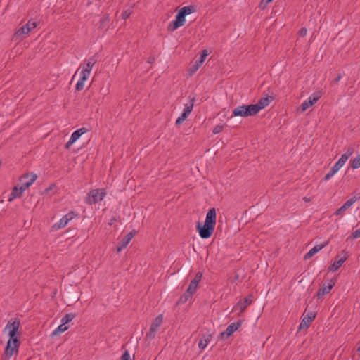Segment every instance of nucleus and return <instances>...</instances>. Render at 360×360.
Wrapping results in <instances>:
<instances>
[{
  "label": "nucleus",
  "instance_id": "10",
  "mask_svg": "<svg viewBox=\"0 0 360 360\" xmlns=\"http://www.w3.org/2000/svg\"><path fill=\"white\" fill-rule=\"evenodd\" d=\"M336 283L335 279H330L329 281H326L323 286L319 288L316 293V297L320 299L322 298L324 295L328 294L332 288L335 286Z\"/></svg>",
  "mask_w": 360,
  "mask_h": 360
},
{
  "label": "nucleus",
  "instance_id": "33",
  "mask_svg": "<svg viewBox=\"0 0 360 360\" xmlns=\"http://www.w3.org/2000/svg\"><path fill=\"white\" fill-rule=\"evenodd\" d=\"M354 152V148L352 146H349L347 148L345 153L342 154V156H344L346 160H348Z\"/></svg>",
  "mask_w": 360,
  "mask_h": 360
},
{
  "label": "nucleus",
  "instance_id": "17",
  "mask_svg": "<svg viewBox=\"0 0 360 360\" xmlns=\"http://www.w3.org/2000/svg\"><path fill=\"white\" fill-rule=\"evenodd\" d=\"M202 273L201 272H198L195 274L194 278L191 281L188 285L187 292H188L190 295H193L196 291L198 284L202 279Z\"/></svg>",
  "mask_w": 360,
  "mask_h": 360
},
{
  "label": "nucleus",
  "instance_id": "44",
  "mask_svg": "<svg viewBox=\"0 0 360 360\" xmlns=\"http://www.w3.org/2000/svg\"><path fill=\"white\" fill-rule=\"evenodd\" d=\"M331 169H332V170H333L335 172V174L340 169V168L337 167V166L335 165H334Z\"/></svg>",
  "mask_w": 360,
  "mask_h": 360
},
{
  "label": "nucleus",
  "instance_id": "1",
  "mask_svg": "<svg viewBox=\"0 0 360 360\" xmlns=\"http://www.w3.org/2000/svg\"><path fill=\"white\" fill-rule=\"evenodd\" d=\"M20 326V321L18 319H12L6 324L4 330H8L9 340L2 356L3 360H9L12 356L18 353L20 342L17 335Z\"/></svg>",
  "mask_w": 360,
  "mask_h": 360
},
{
  "label": "nucleus",
  "instance_id": "11",
  "mask_svg": "<svg viewBox=\"0 0 360 360\" xmlns=\"http://www.w3.org/2000/svg\"><path fill=\"white\" fill-rule=\"evenodd\" d=\"M76 214L75 212H70L65 216H63L58 222L56 223L53 226V229L55 230H58L62 228H64L67 226L68 222L73 219L76 217Z\"/></svg>",
  "mask_w": 360,
  "mask_h": 360
},
{
  "label": "nucleus",
  "instance_id": "46",
  "mask_svg": "<svg viewBox=\"0 0 360 360\" xmlns=\"http://www.w3.org/2000/svg\"><path fill=\"white\" fill-rule=\"evenodd\" d=\"M356 352L360 355V345L359 346V347L357 348L356 349Z\"/></svg>",
  "mask_w": 360,
  "mask_h": 360
},
{
  "label": "nucleus",
  "instance_id": "14",
  "mask_svg": "<svg viewBox=\"0 0 360 360\" xmlns=\"http://www.w3.org/2000/svg\"><path fill=\"white\" fill-rule=\"evenodd\" d=\"M88 131H89V130H88L86 128H85V127H82V128H80V129H77V130L75 131L72 134V135H71V136H70V138L69 141L66 143V144H65V148H66V149H69V148H70V146H72V144H73V143H74L77 140H78V139L80 138V136H81L82 135H83L84 134H85V133H86V132H87Z\"/></svg>",
  "mask_w": 360,
  "mask_h": 360
},
{
  "label": "nucleus",
  "instance_id": "16",
  "mask_svg": "<svg viewBox=\"0 0 360 360\" xmlns=\"http://www.w3.org/2000/svg\"><path fill=\"white\" fill-rule=\"evenodd\" d=\"M207 56V52L206 50H203L202 51L200 58L197 60L195 63L189 68L188 72L190 76L193 75L195 72L198 71V70L201 67L202 64L205 61L206 57Z\"/></svg>",
  "mask_w": 360,
  "mask_h": 360
},
{
  "label": "nucleus",
  "instance_id": "12",
  "mask_svg": "<svg viewBox=\"0 0 360 360\" xmlns=\"http://www.w3.org/2000/svg\"><path fill=\"white\" fill-rule=\"evenodd\" d=\"M252 295H249L243 300H240L238 303L233 307V310L235 311H238L239 314L243 313L245 309L252 304Z\"/></svg>",
  "mask_w": 360,
  "mask_h": 360
},
{
  "label": "nucleus",
  "instance_id": "42",
  "mask_svg": "<svg viewBox=\"0 0 360 360\" xmlns=\"http://www.w3.org/2000/svg\"><path fill=\"white\" fill-rule=\"evenodd\" d=\"M307 30L305 27H303L302 28L300 31H299V35L300 37H305L306 34H307Z\"/></svg>",
  "mask_w": 360,
  "mask_h": 360
},
{
  "label": "nucleus",
  "instance_id": "47",
  "mask_svg": "<svg viewBox=\"0 0 360 360\" xmlns=\"http://www.w3.org/2000/svg\"><path fill=\"white\" fill-rule=\"evenodd\" d=\"M304 200L305 201H307V202L309 201V199H307V198H304Z\"/></svg>",
  "mask_w": 360,
  "mask_h": 360
},
{
  "label": "nucleus",
  "instance_id": "3",
  "mask_svg": "<svg viewBox=\"0 0 360 360\" xmlns=\"http://www.w3.org/2000/svg\"><path fill=\"white\" fill-rule=\"evenodd\" d=\"M105 195L106 192L103 188L94 189L88 193L84 201L86 204L94 205L101 201Z\"/></svg>",
  "mask_w": 360,
  "mask_h": 360
},
{
  "label": "nucleus",
  "instance_id": "23",
  "mask_svg": "<svg viewBox=\"0 0 360 360\" xmlns=\"http://www.w3.org/2000/svg\"><path fill=\"white\" fill-rule=\"evenodd\" d=\"M270 103V100L269 97H263L261 98L259 101L255 104L257 108L258 112L261 110L264 109L265 107L268 106Z\"/></svg>",
  "mask_w": 360,
  "mask_h": 360
},
{
  "label": "nucleus",
  "instance_id": "41",
  "mask_svg": "<svg viewBox=\"0 0 360 360\" xmlns=\"http://www.w3.org/2000/svg\"><path fill=\"white\" fill-rule=\"evenodd\" d=\"M121 359H122V360H129L130 359V355H129L128 351L124 352V353L122 355Z\"/></svg>",
  "mask_w": 360,
  "mask_h": 360
},
{
  "label": "nucleus",
  "instance_id": "35",
  "mask_svg": "<svg viewBox=\"0 0 360 360\" xmlns=\"http://www.w3.org/2000/svg\"><path fill=\"white\" fill-rule=\"evenodd\" d=\"M208 342L209 340L205 339V338H201L200 340H199V342H198V347L200 348V349H205L207 344H208Z\"/></svg>",
  "mask_w": 360,
  "mask_h": 360
},
{
  "label": "nucleus",
  "instance_id": "45",
  "mask_svg": "<svg viewBox=\"0 0 360 360\" xmlns=\"http://www.w3.org/2000/svg\"><path fill=\"white\" fill-rule=\"evenodd\" d=\"M271 1H272V0H262V2L260 4V6H262L263 4H269V3L271 2Z\"/></svg>",
  "mask_w": 360,
  "mask_h": 360
},
{
  "label": "nucleus",
  "instance_id": "8",
  "mask_svg": "<svg viewBox=\"0 0 360 360\" xmlns=\"http://www.w3.org/2000/svg\"><path fill=\"white\" fill-rule=\"evenodd\" d=\"M194 101H195V98H192L191 99L190 103H187L185 105L182 114L176 120V125L181 124L188 117V115L193 110V108L194 106Z\"/></svg>",
  "mask_w": 360,
  "mask_h": 360
},
{
  "label": "nucleus",
  "instance_id": "34",
  "mask_svg": "<svg viewBox=\"0 0 360 360\" xmlns=\"http://www.w3.org/2000/svg\"><path fill=\"white\" fill-rule=\"evenodd\" d=\"M347 160H346L344 156H342L339 158V160L335 162V165L337 166V167H340L341 168L345 164V162H347Z\"/></svg>",
  "mask_w": 360,
  "mask_h": 360
},
{
  "label": "nucleus",
  "instance_id": "29",
  "mask_svg": "<svg viewBox=\"0 0 360 360\" xmlns=\"http://www.w3.org/2000/svg\"><path fill=\"white\" fill-rule=\"evenodd\" d=\"M180 11H181L184 15L186 16L195 11V8L193 5H190L188 6H184L180 8Z\"/></svg>",
  "mask_w": 360,
  "mask_h": 360
},
{
  "label": "nucleus",
  "instance_id": "38",
  "mask_svg": "<svg viewBox=\"0 0 360 360\" xmlns=\"http://www.w3.org/2000/svg\"><path fill=\"white\" fill-rule=\"evenodd\" d=\"M223 129H224V126L219 124L214 127L212 132H213V134H217L221 132Z\"/></svg>",
  "mask_w": 360,
  "mask_h": 360
},
{
  "label": "nucleus",
  "instance_id": "26",
  "mask_svg": "<svg viewBox=\"0 0 360 360\" xmlns=\"http://www.w3.org/2000/svg\"><path fill=\"white\" fill-rule=\"evenodd\" d=\"M245 110L247 117L255 115L259 112L255 104L245 105Z\"/></svg>",
  "mask_w": 360,
  "mask_h": 360
},
{
  "label": "nucleus",
  "instance_id": "6",
  "mask_svg": "<svg viewBox=\"0 0 360 360\" xmlns=\"http://www.w3.org/2000/svg\"><path fill=\"white\" fill-rule=\"evenodd\" d=\"M360 199V193H356L354 196L352 197L349 200H347L343 205H342L340 208H338L335 214L337 216H342L345 211L348 210L354 202H356L358 200Z\"/></svg>",
  "mask_w": 360,
  "mask_h": 360
},
{
  "label": "nucleus",
  "instance_id": "43",
  "mask_svg": "<svg viewBox=\"0 0 360 360\" xmlns=\"http://www.w3.org/2000/svg\"><path fill=\"white\" fill-rule=\"evenodd\" d=\"M342 76L341 74H339L337 77H335L334 79H333V83L335 84H338V82H340V80L342 79Z\"/></svg>",
  "mask_w": 360,
  "mask_h": 360
},
{
  "label": "nucleus",
  "instance_id": "37",
  "mask_svg": "<svg viewBox=\"0 0 360 360\" xmlns=\"http://www.w3.org/2000/svg\"><path fill=\"white\" fill-rule=\"evenodd\" d=\"M335 174V172L330 169V170L326 174L323 178V181H326L331 179Z\"/></svg>",
  "mask_w": 360,
  "mask_h": 360
},
{
  "label": "nucleus",
  "instance_id": "13",
  "mask_svg": "<svg viewBox=\"0 0 360 360\" xmlns=\"http://www.w3.org/2000/svg\"><path fill=\"white\" fill-rule=\"evenodd\" d=\"M97 63V58L95 56H93L87 59H85L84 62L80 65L79 68L75 72L72 77V79L77 74L79 69L86 70L89 72H91L94 65Z\"/></svg>",
  "mask_w": 360,
  "mask_h": 360
},
{
  "label": "nucleus",
  "instance_id": "24",
  "mask_svg": "<svg viewBox=\"0 0 360 360\" xmlns=\"http://www.w3.org/2000/svg\"><path fill=\"white\" fill-rule=\"evenodd\" d=\"M245 105H239L233 110V116L246 117Z\"/></svg>",
  "mask_w": 360,
  "mask_h": 360
},
{
  "label": "nucleus",
  "instance_id": "9",
  "mask_svg": "<svg viewBox=\"0 0 360 360\" xmlns=\"http://www.w3.org/2000/svg\"><path fill=\"white\" fill-rule=\"evenodd\" d=\"M185 17L186 16L184 15V13L179 10L176 15L175 20L171 22L169 24L167 27L168 30L174 31L177 28L183 26L186 22Z\"/></svg>",
  "mask_w": 360,
  "mask_h": 360
},
{
  "label": "nucleus",
  "instance_id": "39",
  "mask_svg": "<svg viewBox=\"0 0 360 360\" xmlns=\"http://www.w3.org/2000/svg\"><path fill=\"white\" fill-rule=\"evenodd\" d=\"M109 20H110V19H109L108 15H105V16L103 17L102 18H101V20H100L101 27L104 26L105 24H107L109 22Z\"/></svg>",
  "mask_w": 360,
  "mask_h": 360
},
{
  "label": "nucleus",
  "instance_id": "40",
  "mask_svg": "<svg viewBox=\"0 0 360 360\" xmlns=\"http://www.w3.org/2000/svg\"><path fill=\"white\" fill-rule=\"evenodd\" d=\"M351 238L353 239L360 238V228L352 233Z\"/></svg>",
  "mask_w": 360,
  "mask_h": 360
},
{
  "label": "nucleus",
  "instance_id": "2",
  "mask_svg": "<svg viewBox=\"0 0 360 360\" xmlns=\"http://www.w3.org/2000/svg\"><path fill=\"white\" fill-rule=\"evenodd\" d=\"M39 25V22L29 20L25 25L17 30L13 34V39L21 41Z\"/></svg>",
  "mask_w": 360,
  "mask_h": 360
},
{
  "label": "nucleus",
  "instance_id": "19",
  "mask_svg": "<svg viewBox=\"0 0 360 360\" xmlns=\"http://www.w3.org/2000/svg\"><path fill=\"white\" fill-rule=\"evenodd\" d=\"M316 315L314 312H308L301 320L299 326V330L308 328L310 323L313 321Z\"/></svg>",
  "mask_w": 360,
  "mask_h": 360
},
{
  "label": "nucleus",
  "instance_id": "27",
  "mask_svg": "<svg viewBox=\"0 0 360 360\" xmlns=\"http://www.w3.org/2000/svg\"><path fill=\"white\" fill-rule=\"evenodd\" d=\"M346 258H341L339 260L335 261L329 267L328 271H337L345 262Z\"/></svg>",
  "mask_w": 360,
  "mask_h": 360
},
{
  "label": "nucleus",
  "instance_id": "4",
  "mask_svg": "<svg viewBox=\"0 0 360 360\" xmlns=\"http://www.w3.org/2000/svg\"><path fill=\"white\" fill-rule=\"evenodd\" d=\"M321 97V91H316V92L314 93L312 95H311L309 96V98L307 100H305L301 104V105L298 108V110H300L301 112H304L309 108H310L314 103H316Z\"/></svg>",
  "mask_w": 360,
  "mask_h": 360
},
{
  "label": "nucleus",
  "instance_id": "22",
  "mask_svg": "<svg viewBox=\"0 0 360 360\" xmlns=\"http://www.w3.org/2000/svg\"><path fill=\"white\" fill-rule=\"evenodd\" d=\"M326 244L317 245L312 248L307 253L305 254L304 256V259L307 260L310 259L312 256L322 250L326 246Z\"/></svg>",
  "mask_w": 360,
  "mask_h": 360
},
{
  "label": "nucleus",
  "instance_id": "28",
  "mask_svg": "<svg viewBox=\"0 0 360 360\" xmlns=\"http://www.w3.org/2000/svg\"><path fill=\"white\" fill-rule=\"evenodd\" d=\"M163 321V316L162 314L158 315L155 317V319L153 321L150 328L155 330H158V328L162 325Z\"/></svg>",
  "mask_w": 360,
  "mask_h": 360
},
{
  "label": "nucleus",
  "instance_id": "30",
  "mask_svg": "<svg viewBox=\"0 0 360 360\" xmlns=\"http://www.w3.org/2000/svg\"><path fill=\"white\" fill-rule=\"evenodd\" d=\"M68 326H66V324L61 323L59 326H58L53 332V335H56L60 333H62L65 331H66L68 329Z\"/></svg>",
  "mask_w": 360,
  "mask_h": 360
},
{
  "label": "nucleus",
  "instance_id": "15",
  "mask_svg": "<svg viewBox=\"0 0 360 360\" xmlns=\"http://www.w3.org/2000/svg\"><path fill=\"white\" fill-rule=\"evenodd\" d=\"M242 322L240 321L231 323L226 329L225 331L221 333L222 339H226L230 337L235 331H236L240 326Z\"/></svg>",
  "mask_w": 360,
  "mask_h": 360
},
{
  "label": "nucleus",
  "instance_id": "7",
  "mask_svg": "<svg viewBox=\"0 0 360 360\" xmlns=\"http://www.w3.org/2000/svg\"><path fill=\"white\" fill-rule=\"evenodd\" d=\"M196 228L198 231L200 236L203 239L210 238L214 231V227L205 223L203 226H201L200 224L198 223L196 226Z\"/></svg>",
  "mask_w": 360,
  "mask_h": 360
},
{
  "label": "nucleus",
  "instance_id": "18",
  "mask_svg": "<svg viewBox=\"0 0 360 360\" xmlns=\"http://www.w3.org/2000/svg\"><path fill=\"white\" fill-rule=\"evenodd\" d=\"M79 79L78 80L75 89L77 91H82L84 87V82L89 77L91 72L86 70L80 69Z\"/></svg>",
  "mask_w": 360,
  "mask_h": 360
},
{
  "label": "nucleus",
  "instance_id": "32",
  "mask_svg": "<svg viewBox=\"0 0 360 360\" xmlns=\"http://www.w3.org/2000/svg\"><path fill=\"white\" fill-rule=\"evenodd\" d=\"M156 330L150 328L149 331L146 335V339L148 340L154 339L156 335Z\"/></svg>",
  "mask_w": 360,
  "mask_h": 360
},
{
  "label": "nucleus",
  "instance_id": "5",
  "mask_svg": "<svg viewBox=\"0 0 360 360\" xmlns=\"http://www.w3.org/2000/svg\"><path fill=\"white\" fill-rule=\"evenodd\" d=\"M37 176L34 173L26 174L20 178V189L22 192L26 191L37 179Z\"/></svg>",
  "mask_w": 360,
  "mask_h": 360
},
{
  "label": "nucleus",
  "instance_id": "36",
  "mask_svg": "<svg viewBox=\"0 0 360 360\" xmlns=\"http://www.w3.org/2000/svg\"><path fill=\"white\" fill-rule=\"evenodd\" d=\"M132 13V11L130 9H127V10H125L124 11H123L122 14V18L123 20H127Z\"/></svg>",
  "mask_w": 360,
  "mask_h": 360
},
{
  "label": "nucleus",
  "instance_id": "25",
  "mask_svg": "<svg viewBox=\"0 0 360 360\" xmlns=\"http://www.w3.org/2000/svg\"><path fill=\"white\" fill-rule=\"evenodd\" d=\"M22 193L23 192L20 188H18V186H15L9 195L8 201L11 202L17 198H20L22 195Z\"/></svg>",
  "mask_w": 360,
  "mask_h": 360
},
{
  "label": "nucleus",
  "instance_id": "20",
  "mask_svg": "<svg viewBox=\"0 0 360 360\" xmlns=\"http://www.w3.org/2000/svg\"><path fill=\"white\" fill-rule=\"evenodd\" d=\"M217 221V214L215 208H211L208 210L205 223L213 227H215Z\"/></svg>",
  "mask_w": 360,
  "mask_h": 360
},
{
  "label": "nucleus",
  "instance_id": "21",
  "mask_svg": "<svg viewBox=\"0 0 360 360\" xmlns=\"http://www.w3.org/2000/svg\"><path fill=\"white\" fill-rule=\"evenodd\" d=\"M134 236V234L132 232L129 233L127 234L120 242V245L117 248V252H120L127 246V245L129 243V242L131 240L133 237Z\"/></svg>",
  "mask_w": 360,
  "mask_h": 360
},
{
  "label": "nucleus",
  "instance_id": "31",
  "mask_svg": "<svg viewBox=\"0 0 360 360\" xmlns=\"http://www.w3.org/2000/svg\"><path fill=\"white\" fill-rule=\"evenodd\" d=\"M75 314H67L62 318L61 323L67 325L69 322L72 321L75 318Z\"/></svg>",
  "mask_w": 360,
  "mask_h": 360
}]
</instances>
